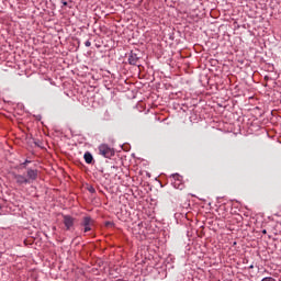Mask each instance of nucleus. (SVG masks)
Segmentation results:
<instances>
[{
  "label": "nucleus",
  "instance_id": "obj_7",
  "mask_svg": "<svg viewBox=\"0 0 281 281\" xmlns=\"http://www.w3.org/2000/svg\"><path fill=\"white\" fill-rule=\"evenodd\" d=\"M89 225H91V217H85L83 218V226L87 227Z\"/></svg>",
  "mask_w": 281,
  "mask_h": 281
},
{
  "label": "nucleus",
  "instance_id": "obj_11",
  "mask_svg": "<svg viewBox=\"0 0 281 281\" xmlns=\"http://www.w3.org/2000/svg\"><path fill=\"white\" fill-rule=\"evenodd\" d=\"M26 164H30V161L26 160L25 162H23V166H25Z\"/></svg>",
  "mask_w": 281,
  "mask_h": 281
},
{
  "label": "nucleus",
  "instance_id": "obj_9",
  "mask_svg": "<svg viewBox=\"0 0 281 281\" xmlns=\"http://www.w3.org/2000/svg\"><path fill=\"white\" fill-rule=\"evenodd\" d=\"M85 232H91V227L85 226Z\"/></svg>",
  "mask_w": 281,
  "mask_h": 281
},
{
  "label": "nucleus",
  "instance_id": "obj_2",
  "mask_svg": "<svg viewBox=\"0 0 281 281\" xmlns=\"http://www.w3.org/2000/svg\"><path fill=\"white\" fill-rule=\"evenodd\" d=\"M128 63L130 65H139V55L135 52H131Z\"/></svg>",
  "mask_w": 281,
  "mask_h": 281
},
{
  "label": "nucleus",
  "instance_id": "obj_3",
  "mask_svg": "<svg viewBox=\"0 0 281 281\" xmlns=\"http://www.w3.org/2000/svg\"><path fill=\"white\" fill-rule=\"evenodd\" d=\"M37 177H38V171L37 170H33V169L27 170V178L26 179H29V183H32V181H36Z\"/></svg>",
  "mask_w": 281,
  "mask_h": 281
},
{
  "label": "nucleus",
  "instance_id": "obj_10",
  "mask_svg": "<svg viewBox=\"0 0 281 281\" xmlns=\"http://www.w3.org/2000/svg\"><path fill=\"white\" fill-rule=\"evenodd\" d=\"M86 47H91V42L87 41L86 42Z\"/></svg>",
  "mask_w": 281,
  "mask_h": 281
},
{
  "label": "nucleus",
  "instance_id": "obj_6",
  "mask_svg": "<svg viewBox=\"0 0 281 281\" xmlns=\"http://www.w3.org/2000/svg\"><path fill=\"white\" fill-rule=\"evenodd\" d=\"M83 159L86 164H91L93 161V155H91V153H86Z\"/></svg>",
  "mask_w": 281,
  "mask_h": 281
},
{
  "label": "nucleus",
  "instance_id": "obj_8",
  "mask_svg": "<svg viewBox=\"0 0 281 281\" xmlns=\"http://www.w3.org/2000/svg\"><path fill=\"white\" fill-rule=\"evenodd\" d=\"M261 281H276V279L271 277L263 278Z\"/></svg>",
  "mask_w": 281,
  "mask_h": 281
},
{
  "label": "nucleus",
  "instance_id": "obj_4",
  "mask_svg": "<svg viewBox=\"0 0 281 281\" xmlns=\"http://www.w3.org/2000/svg\"><path fill=\"white\" fill-rule=\"evenodd\" d=\"M64 224L67 229H71L74 227V217L69 215L64 216Z\"/></svg>",
  "mask_w": 281,
  "mask_h": 281
},
{
  "label": "nucleus",
  "instance_id": "obj_1",
  "mask_svg": "<svg viewBox=\"0 0 281 281\" xmlns=\"http://www.w3.org/2000/svg\"><path fill=\"white\" fill-rule=\"evenodd\" d=\"M99 155H102V157H105L106 159H111V157L115 155V150L106 144H101L99 146Z\"/></svg>",
  "mask_w": 281,
  "mask_h": 281
},
{
  "label": "nucleus",
  "instance_id": "obj_5",
  "mask_svg": "<svg viewBox=\"0 0 281 281\" xmlns=\"http://www.w3.org/2000/svg\"><path fill=\"white\" fill-rule=\"evenodd\" d=\"M14 180H15L16 183H19L20 186H22V183H30V179L25 178V176H22V175H15V176H14Z\"/></svg>",
  "mask_w": 281,
  "mask_h": 281
},
{
  "label": "nucleus",
  "instance_id": "obj_12",
  "mask_svg": "<svg viewBox=\"0 0 281 281\" xmlns=\"http://www.w3.org/2000/svg\"><path fill=\"white\" fill-rule=\"evenodd\" d=\"M90 192H95V190L93 188L90 189Z\"/></svg>",
  "mask_w": 281,
  "mask_h": 281
}]
</instances>
